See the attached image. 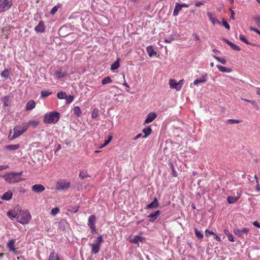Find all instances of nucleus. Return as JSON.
<instances>
[{"instance_id": "f257e3e1", "label": "nucleus", "mask_w": 260, "mask_h": 260, "mask_svg": "<svg viewBox=\"0 0 260 260\" xmlns=\"http://www.w3.org/2000/svg\"><path fill=\"white\" fill-rule=\"evenodd\" d=\"M22 172L18 173L10 172L6 174L4 176V178L8 183H14L20 182L23 179L21 178L20 176L22 175Z\"/></svg>"}, {"instance_id": "f03ea898", "label": "nucleus", "mask_w": 260, "mask_h": 260, "mask_svg": "<svg viewBox=\"0 0 260 260\" xmlns=\"http://www.w3.org/2000/svg\"><path fill=\"white\" fill-rule=\"evenodd\" d=\"M60 118V114L56 111L47 113L44 117V122L47 124L55 123Z\"/></svg>"}, {"instance_id": "7ed1b4c3", "label": "nucleus", "mask_w": 260, "mask_h": 260, "mask_svg": "<svg viewBox=\"0 0 260 260\" xmlns=\"http://www.w3.org/2000/svg\"><path fill=\"white\" fill-rule=\"evenodd\" d=\"M31 218L29 211L21 210L17 216V221L21 224H25L29 222Z\"/></svg>"}, {"instance_id": "20e7f679", "label": "nucleus", "mask_w": 260, "mask_h": 260, "mask_svg": "<svg viewBox=\"0 0 260 260\" xmlns=\"http://www.w3.org/2000/svg\"><path fill=\"white\" fill-rule=\"evenodd\" d=\"M95 216L94 215H90L88 219L87 225L91 229V232L93 234H95L96 233L95 229Z\"/></svg>"}, {"instance_id": "39448f33", "label": "nucleus", "mask_w": 260, "mask_h": 260, "mask_svg": "<svg viewBox=\"0 0 260 260\" xmlns=\"http://www.w3.org/2000/svg\"><path fill=\"white\" fill-rule=\"evenodd\" d=\"M70 187V183L61 180L57 182L56 185V189L57 190H66Z\"/></svg>"}, {"instance_id": "423d86ee", "label": "nucleus", "mask_w": 260, "mask_h": 260, "mask_svg": "<svg viewBox=\"0 0 260 260\" xmlns=\"http://www.w3.org/2000/svg\"><path fill=\"white\" fill-rule=\"evenodd\" d=\"M0 4V13L9 10L12 6V2L9 0H3Z\"/></svg>"}, {"instance_id": "0eeeda50", "label": "nucleus", "mask_w": 260, "mask_h": 260, "mask_svg": "<svg viewBox=\"0 0 260 260\" xmlns=\"http://www.w3.org/2000/svg\"><path fill=\"white\" fill-rule=\"evenodd\" d=\"M249 231V229L247 228H244L241 230L239 229H235L234 230V233L238 237H243L244 234L246 235Z\"/></svg>"}, {"instance_id": "6e6552de", "label": "nucleus", "mask_w": 260, "mask_h": 260, "mask_svg": "<svg viewBox=\"0 0 260 260\" xmlns=\"http://www.w3.org/2000/svg\"><path fill=\"white\" fill-rule=\"evenodd\" d=\"M45 188L44 186L40 184L34 185L31 187L32 190L37 193L42 192L45 190Z\"/></svg>"}, {"instance_id": "1a4fd4ad", "label": "nucleus", "mask_w": 260, "mask_h": 260, "mask_svg": "<svg viewBox=\"0 0 260 260\" xmlns=\"http://www.w3.org/2000/svg\"><path fill=\"white\" fill-rule=\"evenodd\" d=\"M15 240L11 239L7 243V248L10 251H12L15 253H17L16 248H15Z\"/></svg>"}, {"instance_id": "9d476101", "label": "nucleus", "mask_w": 260, "mask_h": 260, "mask_svg": "<svg viewBox=\"0 0 260 260\" xmlns=\"http://www.w3.org/2000/svg\"><path fill=\"white\" fill-rule=\"evenodd\" d=\"M169 85L170 88L175 89L177 91H179L181 90L180 85H179L178 82H176L174 79L170 80Z\"/></svg>"}, {"instance_id": "9b49d317", "label": "nucleus", "mask_w": 260, "mask_h": 260, "mask_svg": "<svg viewBox=\"0 0 260 260\" xmlns=\"http://www.w3.org/2000/svg\"><path fill=\"white\" fill-rule=\"evenodd\" d=\"M14 134L11 138V140L15 139L22 134L23 131L21 130L20 126H17L14 128Z\"/></svg>"}, {"instance_id": "f8f14e48", "label": "nucleus", "mask_w": 260, "mask_h": 260, "mask_svg": "<svg viewBox=\"0 0 260 260\" xmlns=\"http://www.w3.org/2000/svg\"><path fill=\"white\" fill-rule=\"evenodd\" d=\"M157 115L154 112L149 113L145 120L144 123H149L153 121V120L156 117Z\"/></svg>"}, {"instance_id": "ddd939ff", "label": "nucleus", "mask_w": 260, "mask_h": 260, "mask_svg": "<svg viewBox=\"0 0 260 260\" xmlns=\"http://www.w3.org/2000/svg\"><path fill=\"white\" fill-rule=\"evenodd\" d=\"M45 29L44 23L42 21H40L39 24L35 28V30L37 32H44Z\"/></svg>"}, {"instance_id": "4468645a", "label": "nucleus", "mask_w": 260, "mask_h": 260, "mask_svg": "<svg viewBox=\"0 0 260 260\" xmlns=\"http://www.w3.org/2000/svg\"><path fill=\"white\" fill-rule=\"evenodd\" d=\"M158 206H159V204H158L157 199L156 198H155L152 202L148 204L146 206V207L145 208V209H149L156 208Z\"/></svg>"}, {"instance_id": "2eb2a0df", "label": "nucleus", "mask_w": 260, "mask_h": 260, "mask_svg": "<svg viewBox=\"0 0 260 260\" xmlns=\"http://www.w3.org/2000/svg\"><path fill=\"white\" fill-rule=\"evenodd\" d=\"M207 15L209 20L212 22L213 24L215 25V24L220 23V22L216 18L215 15L212 13L207 12Z\"/></svg>"}, {"instance_id": "dca6fc26", "label": "nucleus", "mask_w": 260, "mask_h": 260, "mask_svg": "<svg viewBox=\"0 0 260 260\" xmlns=\"http://www.w3.org/2000/svg\"><path fill=\"white\" fill-rule=\"evenodd\" d=\"M160 212L159 210H157L153 213H150L149 215H148V217L149 218L150 222H153L157 217V216L160 214Z\"/></svg>"}, {"instance_id": "f3484780", "label": "nucleus", "mask_w": 260, "mask_h": 260, "mask_svg": "<svg viewBox=\"0 0 260 260\" xmlns=\"http://www.w3.org/2000/svg\"><path fill=\"white\" fill-rule=\"evenodd\" d=\"M13 193L11 191L9 190L5 192L1 197L3 200L9 201L12 198Z\"/></svg>"}, {"instance_id": "a211bd4d", "label": "nucleus", "mask_w": 260, "mask_h": 260, "mask_svg": "<svg viewBox=\"0 0 260 260\" xmlns=\"http://www.w3.org/2000/svg\"><path fill=\"white\" fill-rule=\"evenodd\" d=\"M207 74L203 75L201 78L196 79L193 82V84L198 85L199 83H205L207 81Z\"/></svg>"}, {"instance_id": "6ab92c4d", "label": "nucleus", "mask_w": 260, "mask_h": 260, "mask_svg": "<svg viewBox=\"0 0 260 260\" xmlns=\"http://www.w3.org/2000/svg\"><path fill=\"white\" fill-rule=\"evenodd\" d=\"M144 240V237L142 236H135L132 240L131 242L135 244H138L139 242H143Z\"/></svg>"}, {"instance_id": "aec40b11", "label": "nucleus", "mask_w": 260, "mask_h": 260, "mask_svg": "<svg viewBox=\"0 0 260 260\" xmlns=\"http://www.w3.org/2000/svg\"><path fill=\"white\" fill-rule=\"evenodd\" d=\"M238 196L236 197H233L232 196L228 197L227 198V201L229 204L235 203L240 197L241 194L238 193Z\"/></svg>"}, {"instance_id": "412c9836", "label": "nucleus", "mask_w": 260, "mask_h": 260, "mask_svg": "<svg viewBox=\"0 0 260 260\" xmlns=\"http://www.w3.org/2000/svg\"><path fill=\"white\" fill-rule=\"evenodd\" d=\"M36 106V103L33 100L29 101L26 106V110H31L33 109Z\"/></svg>"}, {"instance_id": "4be33fe9", "label": "nucleus", "mask_w": 260, "mask_h": 260, "mask_svg": "<svg viewBox=\"0 0 260 260\" xmlns=\"http://www.w3.org/2000/svg\"><path fill=\"white\" fill-rule=\"evenodd\" d=\"M54 75L57 79H59L65 77L66 73L65 72H62L60 70H58L55 72Z\"/></svg>"}, {"instance_id": "5701e85b", "label": "nucleus", "mask_w": 260, "mask_h": 260, "mask_svg": "<svg viewBox=\"0 0 260 260\" xmlns=\"http://www.w3.org/2000/svg\"><path fill=\"white\" fill-rule=\"evenodd\" d=\"M146 50L150 57H152L157 54V52L153 50V47L151 46H148L146 48Z\"/></svg>"}, {"instance_id": "b1692460", "label": "nucleus", "mask_w": 260, "mask_h": 260, "mask_svg": "<svg viewBox=\"0 0 260 260\" xmlns=\"http://www.w3.org/2000/svg\"><path fill=\"white\" fill-rule=\"evenodd\" d=\"M181 9L182 8L180 6V4L178 3H176L173 11V15L174 16H177L178 15L179 11H180Z\"/></svg>"}, {"instance_id": "393cba45", "label": "nucleus", "mask_w": 260, "mask_h": 260, "mask_svg": "<svg viewBox=\"0 0 260 260\" xmlns=\"http://www.w3.org/2000/svg\"><path fill=\"white\" fill-rule=\"evenodd\" d=\"M101 245L100 244L95 243L92 245L91 252L94 254L98 253L100 250Z\"/></svg>"}, {"instance_id": "a878e982", "label": "nucleus", "mask_w": 260, "mask_h": 260, "mask_svg": "<svg viewBox=\"0 0 260 260\" xmlns=\"http://www.w3.org/2000/svg\"><path fill=\"white\" fill-rule=\"evenodd\" d=\"M143 133H144V135L143 138H146L152 132V129L150 126L146 127L142 130Z\"/></svg>"}, {"instance_id": "bb28decb", "label": "nucleus", "mask_w": 260, "mask_h": 260, "mask_svg": "<svg viewBox=\"0 0 260 260\" xmlns=\"http://www.w3.org/2000/svg\"><path fill=\"white\" fill-rule=\"evenodd\" d=\"M20 146L19 144L15 145H9L6 146V148L9 150H15L19 149Z\"/></svg>"}, {"instance_id": "cd10ccee", "label": "nucleus", "mask_w": 260, "mask_h": 260, "mask_svg": "<svg viewBox=\"0 0 260 260\" xmlns=\"http://www.w3.org/2000/svg\"><path fill=\"white\" fill-rule=\"evenodd\" d=\"M217 68L221 72H227L229 73L231 71V70L229 68H227L225 67L220 66V65H217L216 66Z\"/></svg>"}, {"instance_id": "c85d7f7f", "label": "nucleus", "mask_w": 260, "mask_h": 260, "mask_svg": "<svg viewBox=\"0 0 260 260\" xmlns=\"http://www.w3.org/2000/svg\"><path fill=\"white\" fill-rule=\"evenodd\" d=\"M239 39H240V40L242 42H244V43H246V44H247V45H251V46H255V44H254L251 43H250V42H249V41L247 40V39L245 38V37L244 35H240V36H239Z\"/></svg>"}, {"instance_id": "c756f323", "label": "nucleus", "mask_w": 260, "mask_h": 260, "mask_svg": "<svg viewBox=\"0 0 260 260\" xmlns=\"http://www.w3.org/2000/svg\"><path fill=\"white\" fill-rule=\"evenodd\" d=\"M119 66H120L119 59L118 58L116 60V61H115L112 64L111 67V70L112 71H114L116 69H117L119 67Z\"/></svg>"}, {"instance_id": "7c9ffc66", "label": "nucleus", "mask_w": 260, "mask_h": 260, "mask_svg": "<svg viewBox=\"0 0 260 260\" xmlns=\"http://www.w3.org/2000/svg\"><path fill=\"white\" fill-rule=\"evenodd\" d=\"M7 215L11 218H16L17 219V216L18 215L17 213L15 212V211L10 210L7 212Z\"/></svg>"}, {"instance_id": "2f4dec72", "label": "nucleus", "mask_w": 260, "mask_h": 260, "mask_svg": "<svg viewBox=\"0 0 260 260\" xmlns=\"http://www.w3.org/2000/svg\"><path fill=\"white\" fill-rule=\"evenodd\" d=\"M73 111H74V114L78 116H79L81 115V113H82V112H81V109L78 106H76L74 108V109H73Z\"/></svg>"}, {"instance_id": "473e14b6", "label": "nucleus", "mask_w": 260, "mask_h": 260, "mask_svg": "<svg viewBox=\"0 0 260 260\" xmlns=\"http://www.w3.org/2000/svg\"><path fill=\"white\" fill-rule=\"evenodd\" d=\"M79 177H80V178L81 179L83 180V179L86 178L87 177H88L90 176L88 175L87 171H80V172Z\"/></svg>"}, {"instance_id": "72a5a7b5", "label": "nucleus", "mask_w": 260, "mask_h": 260, "mask_svg": "<svg viewBox=\"0 0 260 260\" xmlns=\"http://www.w3.org/2000/svg\"><path fill=\"white\" fill-rule=\"evenodd\" d=\"M112 82V80L109 76H107L104 78L102 81V83L103 85H105Z\"/></svg>"}, {"instance_id": "f704fd0d", "label": "nucleus", "mask_w": 260, "mask_h": 260, "mask_svg": "<svg viewBox=\"0 0 260 260\" xmlns=\"http://www.w3.org/2000/svg\"><path fill=\"white\" fill-rule=\"evenodd\" d=\"M228 45L234 50L240 51L241 50L240 48L238 46L235 45L231 41L229 43Z\"/></svg>"}, {"instance_id": "c9c22d12", "label": "nucleus", "mask_w": 260, "mask_h": 260, "mask_svg": "<svg viewBox=\"0 0 260 260\" xmlns=\"http://www.w3.org/2000/svg\"><path fill=\"white\" fill-rule=\"evenodd\" d=\"M1 75L2 77L5 78V79L8 78L9 76V71L8 69L4 70L1 74Z\"/></svg>"}, {"instance_id": "e433bc0d", "label": "nucleus", "mask_w": 260, "mask_h": 260, "mask_svg": "<svg viewBox=\"0 0 260 260\" xmlns=\"http://www.w3.org/2000/svg\"><path fill=\"white\" fill-rule=\"evenodd\" d=\"M49 260H59L57 254L54 252L51 253L49 257Z\"/></svg>"}, {"instance_id": "4c0bfd02", "label": "nucleus", "mask_w": 260, "mask_h": 260, "mask_svg": "<svg viewBox=\"0 0 260 260\" xmlns=\"http://www.w3.org/2000/svg\"><path fill=\"white\" fill-rule=\"evenodd\" d=\"M213 57L216 59L218 61H219V62L221 63L222 64H225L226 63V60L225 59L223 58H220L219 57H217L214 55H213Z\"/></svg>"}, {"instance_id": "58836bf2", "label": "nucleus", "mask_w": 260, "mask_h": 260, "mask_svg": "<svg viewBox=\"0 0 260 260\" xmlns=\"http://www.w3.org/2000/svg\"><path fill=\"white\" fill-rule=\"evenodd\" d=\"M57 97L59 99H64L67 97V94L65 92L61 91L57 94Z\"/></svg>"}, {"instance_id": "ea45409f", "label": "nucleus", "mask_w": 260, "mask_h": 260, "mask_svg": "<svg viewBox=\"0 0 260 260\" xmlns=\"http://www.w3.org/2000/svg\"><path fill=\"white\" fill-rule=\"evenodd\" d=\"M174 39V35H171L169 37L165 38V42L166 43H171Z\"/></svg>"}, {"instance_id": "a19ab883", "label": "nucleus", "mask_w": 260, "mask_h": 260, "mask_svg": "<svg viewBox=\"0 0 260 260\" xmlns=\"http://www.w3.org/2000/svg\"><path fill=\"white\" fill-rule=\"evenodd\" d=\"M195 234L198 238L201 239L203 238V234L199 231L197 229H194Z\"/></svg>"}, {"instance_id": "79ce46f5", "label": "nucleus", "mask_w": 260, "mask_h": 260, "mask_svg": "<svg viewBox=\"0 0 260 260\" xmlns=\"http://www.w3.org/2000/svg\"><path fill=\"white\" fill-rule=\"evenodd\" d=\"M3 102L4 103V107H7L9 105V98L8 96H5L3 99Z\"/></svg>"}, {"instance_id": "37998d69", "label": "nucleus", "mask_w": 260, "mask_h": 260, "mask_svg": "<svg viewBox=\"0 0 260 260\" xmlns=\"http://www.w3.org/2000/svg\"><path fill=\"white\" fill-rule=\"evenodd\" d=\"M52 92H49L48 91H41V97L46 98L52 94Z\"/></svg>"}, {"instance_id": "c03bdc74", "label": "nucleus", "mask_w": 260, "mask_h": 260, "mask_svg": "<svg viewBox=\"0 0 260 260\" xmlns=\"http://www.w3.org/2000/svg\"><path fill=\"white\" fill-rule=\"evenodd\" d=\"M241 122V121L238 119H229L227 120V123L230 124H235V123H239Z\"/></svg>"}, {"instance_id": "a18cd8bd", "label": "nucleus", "mask_w": 260, "mask_h": 260, "mask_svg": "<svg viewBox=\"0 0 260 260\" xmlns=\"http://www.w3.org/2000/svg\"><path fill=\"white\" fill-rule=\"evenodd\" d=\"M99 115V110L97 109H93L92 113H91V117L92 118H95L98 117Z\"/></svg>"}, {"instance_id": "49530a36", "label": "nucleus", "mask_w": 260, "mask_h": 260, "mask_svg": "<svg viewBox=\"0 0 260 260\" xmlns=\"http://www.w3.org/2000/svg\"><path fill=\"white\" fill-rule=\"evenodd\" d=\"M59 211V209L57 207H55V208H52L51 210V214L52 215H55L56 214H57Z\"/></svg>"}, {"instance_id": "de8ad7c7", "label": "nucleus", "mask_w": 260, "mask_h": 260, "mask_svg": "<svg viewBox=\"0 0 260 260\" xmlns=\"http://www.w3.org/2000/svg\"><path fill=\"white\" fill-rule=\"evenodd\" d=\"M249 103H251V104L252 105L253 107L257 110H258L259 108L258 105L257 104L256 102L254 101L251 100L250 101H249Z\"/></svg>"}, {"instance_id": "09e8293b", "label": "nucleus", "mask_w": 260, "mask_h": 260, "mask_svg": "<svg viewBox=\"0 0 260 260\" xmlns=\"http://www.w3.org/2000/svg\"><path fill=\"white\" fill-rule=\"evenodd\" d=\"M74 99V96L70 95L69 96H67L66 98L67 103L68 104H70L72 103Z\"/></svg>"}, {"instance_id": "8fccbe9b", "label": "nucleus", "mask_w": 260, "mask_h": 260, "mask_svg": "<svg viewBox=\"0 0 260 260\" xmlns=\"http://www.w3.org/2000/svg\"><path fill=\"white\" fill-rule=\"evenodd\" d=\"M222 24L225 27V28H226L228 29H230V25L227 23V22L224 19H223L222 20Z\"/></svg>"}, {"instance_id": "3c124183", "label": "nucleus", "mask_w": 260, "mask_h": 260, "mask_svg": "<svg viewBox=\"0 0 260 260\" xmlns=\"http://www.w3.org/2000/svg\"><path fill=\"white\" fill-rule=\"evenodd\" d=\"M254 20L257 25L260 27V16L255 17Z\"/></svg>"}, {"instance_id": "603ef678", "label": "nucleus", "mask_w": 260, "mask_h": 260, "mask_svg": "<svg viewBox=\"0 0 260 260\" xmlns=\"http://www.w3.org/2000/svg\"><path fill=\"white\" fill-rule=\"evenodd\" d=\"M58 7L57 6H54L51 10L50 14L52 15H54L57 11Z\"/></svg>"}, {"instance_id": "864d4df0", "label": "nucleus", "mask_w": 260, "mask_h": 260, "mask_svg": "<svg viewBox=\"0 0 260 260\" xmlns=\"http://www.w3.org/2000/svg\"><path fill=\"white\" fill-rule=\"evenodd\" d=\"M29 123L35 127L38 125L39 121L36 120H31L29 122Z\"/></svg>"}, {"instance_id": "5fc2aeb1", "label": "nucleus", "mask_w": 260, "mask_h": 260, "mask_svg": "<svg viewBox=\"0 0 260 260\" xmlns=\"http://www.w3.org/2000/svg\"><path fill=\"white\" fill-rule=\"evenodd\" d=\"M103 241V237L102 235L100 236L97 238L96 239V243L100 244L101 245V243Z\"/></svg>"}, {"instance_id": "6e6d98bb", "label": "nucleus", "mask_w": 260, "mask_h": 260, "mask_svg": "<svg viewBox=\"0 0 260 260\" xmlns=\"http://www.w3.org/2000/svg\"><path fill=\"white\" fill-rule=\"evenodd\" d=\"M28 127H29V125L28 123H26L25 124H24L23 125V127H21V130L23 131V133L25 132L28 129Z\"/></svg>"}, {"instance_id": "4d7b16f0", "label": "nucleus", "mask_w": 260, "mask_h": 260, "mask_svg": "<svg viewBox=\"0 0 260 260\" xmlns=\"http://www.w3.org/2000/svg\"><path fill=\"white\" fill-rule=\"evenodd\" d=\"M171 168H172V170L173 175L174 177H177V173L176 171H175L174 168V166H173V165H171Z\"/></svg>"}, {"instance_id": "13d9d810", "label": "nucleus", "mask_w": 260, "mask_h": 260, "mask_svg": "<svg viewBox=\"0 0 260 260\" xmlns=\"http://www.w3.org/2000/svg\"><path fill=\"white\" fill-rule=\"evenodd\" d=\"M249 29H250V30H251V31H254V32H255L257 33L258 34V33L260 32V31H259L258 29H257V28H254V27H252V26H251V27L249 28Z\"/></svg>"}, {"instance_id": "bf43d9fd", "label": "nucleus", "mask_w": 260, "mask_h": 260, "mask_svg": "<svg viewBox=\"0 0 260 260\" xmlns=\"http://www.w3.org/2000/svg\"><path fill=\"white\" fill-rule=\"evenodd\" d=\"M228 237L229 241H230L231 242H234L233 236L231 234H228Z\"/></svg>"}, {"instance_id": "052dcab7", "label": "nucleus", "mask_w": 260, "mask_h": 260, "mask_svg": "<svg viewBox=\"0 0 260 260\" xmlns=\"http://www.w3.org/2000/svg\"><path fill=\"white\" fill-rule=\"evenodd\" d=\"M214 234H215V233H213V232H212V231H209L208 230H206L205 231V235H206V236H209V235H214Z\"/></svg>"}, {"instance_id": "680f3d73", "label": "nucleus", "mask_w": 260, "mask_h": 260, "mask_svg": "<svg viewBox=\"0 0 260 260\" xmlns=\"http://www.w3.org/2000/svg\"><path fill=\"white\" fill-rule=\"evenodd\" d=\"M193 36L194 37L195 39L197 41H199V44H200L201 43V40H200V39L199 37L197 35H196V34H193Z\"/></svg>"}, {"instance_id": "e2e57ef3", "label": "nucleus", "mask_w": 260, "mask_h": 260, "mask_svg": "<svg viewBox=\"0 0 260 260\" xmlns=\"http://www.w3.org/2000/svg\"><path fill=\"white\" fill-rule=\"evenodd\" d=\"M203 4H204V2H198L196 3L195 6L199 7L201 6V5H203Z\"/></svg>"}, {"instance_id": "0e129e2a", "label": "nucleus", "mask_w": 260, "mask_h": 260, "mask_svg": "<svg viewBox=\"0 0 260 260\" xmlns=\"http://www.w3.org/2000/svg\"><path fill=\"white\" fill-rule=\"evenodd\" d=\"M253 224L258 228H260V224L256 221L253 222Z\"/></svg>"}, {"instance_id": "69168bd1", "label": "nucleus", "mask_w": 260, "mask_h": 260, "mask_svg": "<svg viewBox=\"0 0 260 260\" xmlns=\"http://www.w3.org/2000/svg\"><path fill=\"white\" fill-rule=\"evenodd\" d=\"M256 191L260 192V186L259 185L258 181H257L256 183Z\"/></svg>"}, {"instance_id": "338daca9", "label": "nucleus", "mask_w": 260, "mask_h": 260, "mask_svg": "<svg viewBox=\"0 0 260 260\" xmlns=\"http://www.w3.org/2000/svg\"><path fill=\"white\" fill-rule=\"evenodd\" d=\"M231 14L232 15L230 16V19H231L232 20H234V19H235V17H234L235 13H234V11L231 10Z\"/></svg>"}, {"instance_id": "774afa93", "label": "nucleus", "mask_w": 260, "mask_h": 260, "mask_svg": "<svg viewBox=\"0 0 260 260\" xmlns=\"http://www.w3.org/2000/svg\"><path fill=\"white\" fill-rule=\"evenodd\" d=\"M141 137H142V134H139L137 135L136 137H135L133 138V140H136L138 139H139V138H140Z\"/></svg>"}]
</instances>
